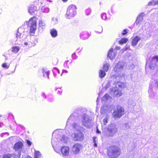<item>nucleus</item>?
Segmentation results:
<instances>
[{"mask_svg": "<svg viewBox=\"0 0 158 158\" xmlns=\"http://www.w3.org/2000/svg\"><path fill=\"white\" fill-rule=\"evenodd\" d=\"M106 155L108 158H117L121 154V149L116 145H111L106 148Z\"/></svg>", "mask_w": 158, "mask_h": 158, "instance_id": "1", "label": "nucleus"}, {"mask_svg": "<svg viewBox=\"0 0 158 158\" xmlns=\"http://www.w3.org/2000/svg\"><path fill=\"white\" fill-rule=\"evenodd\" d=\"M38 19L37 18L33 16L29 20L28 25H30V33H35V30L36 29L37 20Z\"/></svg>", "mask_w": 158, "mask_h": 158, "instance_id": "2", "label": "nucleus"}, {"mask_svg": "<svg viewBox=\"0 0 158 158\" xmlns=\"http://www.w3.org/2000/svg\"><path fill=\"white\" fill-rule=\"evenodd\" d=\"M76 6L73 5H70L68 7L66 11V15L67 18L73 17L76 14Z\"/></svg>", "mask_w": 158, "mask_h": 158, "instance_id": "3", "label": "nucleus"}, {"mask_svg": "<svg viewBox=\"0 0 158 158\" xmlns=\"http://www.w3.org/2000/svg\"><path fill=\"white\" fill-rule=\"evenodd\" d=\"M124 114V109L120 106H117L116 109L114 110L113 116L115 118H119Z\"/></svg>", "mask_w": 158, "mask_h": 158, "instance_id": "4", "label": "nucleus"}, {"mask_svg": "<svg viewBox=\"0 0 158 158\" xmlns=\"http://www.w3.org/2000/svg\"><path fill=\"white\" fill-rule=\"evenodd\" d=\"M83 147L82 144L76 143L74 144L72 147L71 152L73 154H77L80 152V151L82 149Z\"/></svg>", "mask_w": 158, "mask_h": 158, "instance_id": "5", "label": "nucleus"}, {"mask_svg": "<svg viewBox=\"0 0 158 158\" xmlns=\"http://www.w3.org/2000/svg\"><path fill=\"white\" fill-rule=\"evenodd\" d=\"M75 141H81L84 139V135L83 133L80 131L78 133H75L73 137Z\"/></svg>", "mask_w": 158, "mask_h": 158, "instance_id": "6", "label": "nucleus"}, {"mask_svg": "<svg viewBox=\"0 0 158 158\" xmlns=\"http://www.w3.org/2000/svg\"><path fill=\"white\" fill-rule=\"evenodd\" d=\"M110 92L113 93V95L116 97H119L122 94L121 91L119 90L118 89H115L114 88L111 89H110Z\"/></svg>", "mask_w": 158, "mask_h": 158, "instance_id": "7", "label": "nucleus"}, {"mask_svg": "<svg viewBox=\"0 0 158 158\" xmlns=\"http://www.w3.org/2000/svg\"><path fill=\"white\" fill-rule=\"evenodd\" d=\"M60 151L63 156H67L69 154V148L66 146H63L61 148Z\"/></svg>", "mask_w": 158, "mask_h": 158, "instance_id": "8", "label": "nucleus"}, {"mask_svg": "<svg viewBox=\"0 0 158 158\" xmlns=\"http://www.w3.org/2000/svg\"><path fill=\"white\" fill-rule=\"evenodd\" d=\"M116 55V52L114 51L113 49L111 48L110 49L108 52V57L110 59H114Z\"/></svg>", "mask_w": 158, "mask_h": 158, "instance_id": "9", "label": "nucleus"}, {"mask_svg": "<svg viewBox=\"0 0 158 158\" xmlns=\"http://www.w3.org/2000/svg\"><path fill=\"white\" fill-rule=\"evenodd\" d=\"M23 146V143L19 141L15 143L14 146V149L15 150L22 149Z\"/></svg>", "mask_w": 158, "mask_h": 158, "instance_id": "10", "label": "nucleus"}, {"mask_svg": "<svg viewBox=\"0 0 158 158\" xmlns=\"http://www.w3.org/2000/svg\"><path fill=\"white\" fill-rule=\"evenodd\" d=\"M114 84L115 85H118V87L121 89L124 88H125L126 86L125 83L123 82H120L119 81L115 82L114 83Z\"/></svg>", "mask_w": 158, "mask_h": 158, "instance_id": "11", "label": "nucleus"}, {"mask_svg": "<svg viewBox=\"0 0 158 158\" xmlns=\"http://www.w3.org/2000/svg\"><path fill=\"white\" fill-rule=\"evenodd\" d=\"M140 40V38L136 36L134 37L132 40L131 42V45L133 46H135L137 45L138 42Z\"/></svg>", "mask_w": 158, "mask_h": 158, "instance_id": "12", "label": "nucleus"}, {"mask_svg": "<svg viewBox=\"0 0 158 158\" xmlns=\"http://www.w3.org/2000/svg\"><path fill=\"white\" fill-rule=\"evenodd\" d=\"M36 8L35 6L31 5L29 7L28 12L31 15H32L35 12Z\"/></svg>", "mask_w": 158, "mask_h": 158, "instance_id": "13", "label": "nucleus"}, {"mask_svg": "<svg viewBox=\"0 0 158 158\" xmlns=\"http://www.w3.org/2000/svg\"><path fill=\"white\" fill-rule=\"evenodd\" d=\"M72 60L70 59L66 60L64 63V67L69 68L72 62Z\"/></svg>", "mask_w": 158, "mask_h": 158, "instance_id": "14", "label": "nucleus"}, {"mask_svg": "<svg viewBox=\"0 0 158 158\" xmlns=\"http://www.w3.org/2000/svg\"><path fill=\"white\" fill-rule=\"evenodd\" d=\"M50 34L52 37H55L57 35V31L55 29H52L50 31Z\"/></svg>", "mask_w": 158, "mask_h": 158, "instance_id": "15", "label": "nucleus"}, {"mask_svg": "<svg viewBox=\"0 0 158 158\" xmlns=\"http://www.w3.org/2000/svg\"><path fill=\"white\" fill-rule=\"evenodd\" d=\"M106 71L104 70H100L99 72V76L100 77L102 78L106 75Z\"/></svg>", "mask_w": 158, "mask_h": 158, "instance_id": "16", "label": "nucleus"}, {"mask_svg": "<svg viewBox=\"0 0 158 158\" xmlns=\"http://www.w3.org/2000/svg\"><path fill=\"white\" fill-rule=\"evenodd\" d=\"M158 4V0H152V1L149 2L148 5L149 6H155Z\"/></svg>", "mask_w": 158, "mask_h": 158, "instance_id": "17", "label": "nucleus"}, {"mask_svg": "<svg viewBox=\"0 0 158 158\" xmlns=\"http://www.w3.org/2000/svg\"><path fill=\"white\" fill-rule=\"evenodd\" d=\"M128 41V39L127 38H123L121 39L118 42V43L120 45L126 43Z\"/></svg>", "mask_w": 158, "mask_h": 158, "instance_id": "18", "label": "nucleus"}, {"mask_svg": "<svg viewBox=\"0 0 158 158\" xmlns=\"http://www.w3.org/2000/svg\"><path fill=\"white\" fill-rule=\"evenodd\" d=\"M41 154L40 152L38 151H35L34 158H41Z\"/></svg>", "mask_w": 158, "mask_h": 158, "instance_id": "19", "label": "nucleus"}, {"mask_svg": "<svg viewBox=\"0 0 158 158\" xmlns=\"http://www.w3.org/2000/svg\"><path fill=\"white\" fill-rule=\"evenodd\" d=\"M19 50V48L18 46H15L12 48V52L15 53H17Z\"/></svg>", "mask_w": 158, "mask_h": 158, "instance_id": "20", "label": "nucleus"}, {"mask_svg": "<svg viewBox=\"0 0 158 158\" xmlns=\"http://www.w3.org/2000/svg\"><path fill=\"white\" fill-rule=\"evenodd\" d=\"M15 156L14 154H5L3 156V158H11L12 157H15Z\"/></svg>", "mask_w": 158, "mask_h": 158, "instance_id": "21", "label": "nucleus"}, {"mask_svg": "<svg viewBox=\"0 0 158 158\" xmlns=\"http://www.w3.org/2000/svg\"><path fill=\"white\" fill-rule=\"evenodd\" d=\"M109 65L108 63L104 64L103 66V69L106 72H107L109 70Z\"/></svg>", "mask_w": 158, "mask_h": 158, "instance_id": "22", "label": "nucleus"}, {"mask_svg": "<svg viewBox=\"0 0 158 158\" xmlns=\"http://www.w3.org/2000/svg\"><path fill=\"white\" fill-rule=\"evenodd\" d=\"M121 68L122 69L123 68V66H119V65L118 64H117L114 67L113 69V70L115 72H116L117 71L118 69Z\"/></svg>", "mask_w": 158, "mask_h": 158, "instance_id": "23", "label": "nucleus"}, {"mask_svg": "<svg viewBox=\"0 0 158 158\" xmlns=\"http://www.w3.org/2000/svg\"><path fill=\"white\" fill-rule=\"evenodd\" d=\"M143 19L142 16H139L137 18L135 22L136 24H138Z\"/></svg>", "mask_w": 158, "mask_h": 158, "instance_id": "24", "label": "nucleus"}, {"mask_svg": "<svg viewBox=\"0 0 158 158\" xmlns=\"http://www.w3.org/2000/svg\"><path fill=\"white\" fill-rule=\"evenodd\" d=\"M2 67L4 68L7 69L9 67V65H7L6 63H4L2 64Z\"/></svg>", "mask_w": 158, "mask_h": 158, "instance_id": "25", "label": "nucleus"}, {"mask_svg": "<svg viewBox=\"0 0 158 158\" xmlns=\"http://www.w3.org/2000/svg\"><path fill=\"white\" fill-rule=\"evenodd\" d=\"M43 76L44 77H46L47 78H48L49 73L48 72L44 71L43 72Z\"/></svg>", "mask_w": 158, "mask_h": 158, "instance_id": "26", "label": "nucleus"}, {"mask_svg": "<svg viewBox=\"0 0 158 158\" xmlns=\"http://www.w3.org/2000/svg\"><path fill=\"white\" fill-rule=\"evenodd\" d=\"M101 16L102 19H103L105 20L106 19V13H103L102 14Z\"/></svg>", "mask_w": 158, "mask_h": 158, "instance_id": "27", "label": "nucleus"}, {"mask_svg": "<svg viewBox=\"0 0 158 158\" xmlns=\"http://www.w3.org/2000/svg\"><path fill=\"white\" fill-rule=\"evenodd\" d=\"M40 98L42 100H43L44 99H45L46 98V96L43 93L41 95Z\"/></svg>", "mask_w": 158, "mask_h": 158, "instance_id": "28", "label": "nucleus"}, {"mask_svg": "<svg viewBox=\"0 0 158 158\" xmlns=\"http://www.w3.org/2000/svg\"><path fill=\"white\" fill-rule=\"evenodd\" d=\"M56 92L58 94L61 93L62 92V90L60 88L57 89H56Z\"/></svg>", "mask_w": 158, "mask_h": 158, "instance_id": "29", "label": "nucleus"}, {"mask_svg": "<svg viewBox=\"0 0 158 158\" xmlns=\"http://www.w3.org/2000/svg\"><path fill=\"white\" fill-rule=\"evenodd\" d=\"M26 142L28 146H31V145L32 143L31 141H30L28 140H26Z\"/></svg>", "mask_w": 158, "mask_h": 158, "instance_id": "30", "label": "nucleus"}, {"mask_svg": "<svg viewBox=\"0 0 158 158\" xmlns=\"http://www.w3.org/2000/svg\"><path fill=\"white\" fill-rule=\"evenodd\" d=\"M127 30L126 29H124L123 31V32L122 33V35H126L127 33Z\"/></svg>", "mask_w": 158, "mask_h": 158, "instance_id": "31", "label": "nucleus"}, {"mask_svg": "<svg viewBox=\"0 0 158 158\" xmlns=\"http://www.w3.org/2000/svg\"><path fill=\"white\" fill-rule=\"evenodd\" d=\"M39 24L40 26H44V24L42 20H40L39 22Z\"/></svg>", "mask_w": 158, "mask_h": 158, "instance_id": "32", "label": "nucleus"}, {"mask_svg": "<svg viewBox=\"0 0 158 158\" xmlns=\"http://www.w3.org/2000/svg\"><path fill=\"white\" fill-rule=\"evenodd\" d=\"M107 120H108V119L107 118H105L104 119V120H103V124L104 125H106L107 123Z\"/></svg>", "mask_w": 158, "mask_h": 158, "instance_id": "33", "label": "nucleus"}, {"mask_svg": "<svg viewBox=\"0 0 158 158\" xmlns=\"http://www.w3.org/2000/svg\"><path fill=\"white\" fill-rule=\"evenodd\" d=\"M86 13L87 15H89L90 13V10L89 9H87L86 10Z\"/></svg>", "mask_w": 158, "mask_h": 158, "instance_id": "34", "label": "nucleus"}, {"mask_svg": "<svg viewBox=\"0 0 158 158\" xmlns=\"http://www.w3.org/2000/svg\"><path fill=\"white\" fill-rule=\"evenodd\" d=\"M96 137H94L93 138V141L94 143H96L97 141L96 140Z\"/></svg>", "mask_w": 158, "mask_h": 158, "instance_id": "35", "label": "nucleus"}, {"mask_svg": "<svg viewBox=\"0 0 158 158\" xmlns=\"http://www.w3.org/2000/svg\"><path fill=\"white\" fill-rule=\"evenodd\" d=\"M104 97L106 99H107L109 97H110V96L108 94H106L104 95Z\"/></svg>", "mask_w": 158, "mask_h": 158, "instance_id": "36", "label": "nucleus"}, {"mask_svg": "<svg viewBox=\"0 0 158 158\" xmlns=\"http://www.w3.org/2000/svg\"><path fill=\"white\" fill-rule=\"evenodd\" d=\"M108 131L110 133H112V129H109L108 130Z\"/></svg>", "mask_w": 158, "mask_h": 158, "instance_id": "37", "label": "nucleus"}, {"mask_svg": "<svg viewBox=\"0 0 158 158\" xmlns=\"http://www.w3.org/2000/svg\"><path fill=\"white\" fill-rule=\"evenodd\" d=\"M120 47H116L115 48V49L116 50H119L120 49Z\"/></svg>", "mask_w": 158, "mask_h": 158, "instance_id": "38", "label": "nucleus"}, {"mask_svg": "<svg viewBox=\"0 0 158 158\" xmlns=\"http://www.w3.org/2000/svg\"><path fill=\"white\" fill-rule=\"evenodd\" d=\"M63 73H68V71L64 69L63 70Z\"/></svg>", "mask_w": 158, "mask_h": 158, "instance_id": "39", "label": "nucleus"}, {"mask_svg": "<svg viewBox=\"0 0 158 158\" xmlns=\"http://www.w3.org/2000/svg\"><path fill=\"white\" fill-rule=\"evenodd\" d=\"M97 143H94V147H97Z\"/></svg>", "mask_w": 158, "mask_h": 158, "instance_id": "40", "label": "nucleus"}, {"mask_svg": "<svg viewBox=\"0 0 158 158\" xmlns=\"http://www.w3.org/2000/svg\"><path fill=\"white\" fill-rule=\"evenodd\" d=\"M25 158H32L29 156H28Z\"/></svg>", "mask_w": 158, "mask_h": 158, "instance_id": "41", "label": "nucleus"}, {"mask_svg": "<svg viewBox=\"0 0 158 158\" xmlns=\"http://www.w3.org/2000/svg\"><path fill=\"white\" fill-rule=\"evenodd\" d=\"M75 53L73 54L72 55V57H74V56H75Z\"/></svg>", "mask_w": 158, "mask_h": 158, "instance_id": "42", "label": "nucleus"}, {"mask_svg": "<svg viewBox=\"0 0 158 158\" xmlns=\"http://www.w3.org/2000/svg\"><path fill=\"white\" fill-rule=\"evenodd\" d=\"M64 2H66L68 0H62Z\"/></svg>", "mask_w": 158, "mask_h": 158, "instance_id": "43", "label": "nucleus"}, {"mask_svg": "<svg viewBox=\"0 0 158 158\" xmlns=\"http://www.w3.org/2000/svg\"><path fill=\"white\" fill-rule=\"evenodd\" d=\"M97 132L99 133H100V131H99L98 130H97Z\"/></svg>", "mask_w": 158, "mask_h": 158, "instance_id": "44", "label": "nucleus"}, {"mask_svg": "<svg viewBox=\"0 0 158 158\" xmlns=\"http://www.w3.org/2000/svg\"><path fill=\"white\" fill-rule=\"evenodd\" d=\"M113 135H108V136H112Z\"/></svg>", "mask_w": 158, "mask_h": 158, "instance_id": "45", "label": "nucleus"}, {"mask_svg": "<svg viewBox=\"0 0 158 158\" xmlns=\"http://www.w3.org/2000/svg\"><path fill=\"white\" fill-rule=\"evenodd\" d=\"M81 38L82 39H83V40H84L85 39V38H81Z\"/></svg>", "mask_w": 158, "mask_h": 158, "instance_id": "46", "label": "nucleus"}, {"mask_svg": "<svg viewBox=\"0 0 158 158\" xmlns=\"http://www.w3.org/2000/svg\"><path fill=\"white\" fill-rule=\"evenodd\" d=\"M18 33H17V38H18Z\"/></svg>", "mask_w": 158, "mask_h": 158, "instance_id": "47", "label": "nucleus"}, {"mask_svg": "<svg viewBox=\"0 0 158 158\" xmlns=\"http://www.w3.org/2000/svg\"><path fill=\"white\" fill-rule=\"evenodd\" d=\"M20 156V155H19V156Z\"/></svg>", "mask_w": 158, "mask_h": 158, "instance_id": "48", "label": "nucleus"}]
</instances>
